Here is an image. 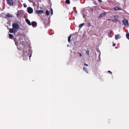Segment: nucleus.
I'll return each instance as SVG.
<instances>
[{
	"instance_id": "obj_37",
	"label": "nucleus",
	"mask_w": 129,
	"mask_h": 129,
	"mask_svg": "<svg viewBox=\"0 0 129 129\" xmlns=\"http://www.w3.org/2000/svg\"><path fill=\"white\" fill-rule=\"evenodd\" d=\"M92 10V11H93V9H92V10Z\"/></svg>"
},
{
	"instance_id": "obj_14",
	"label": "nucleus",
	"mask_w": 129,
	"mask_h": 129,
	"mask_svg": "<svg viewBox=\"0 0 129 129\" xmlns=\"http://www.w3.org/2000/svg\"><path fill=\"white\" fill-rule=\"evenodd\" d=\"M37 24V23L36 22L33 21L32 22V25L33 26H35Z\"/></svg>"
},
{
	"instance_id": "obj_4",
	"label": "nucleus",
	"mask_w": 129,
	"mask_h": 129,
	"mask_svg": "<svg viewBox=\"0 0 129 129\" xmlns=\"http://www.w3.org/2000/svg\"><path fill=\"white\" fill-rule=\"evenodd\" d=\"M123 24L126 28L128 27L129 26V24L128 21L125 19H124L122 21Z\"/></svg>"
},
{
	"instance_id": "obj_18",
	"label": "nucleus",
	"mask_w": 129,
	"mask_h": 129,
	"mask_svg": "<svg viewBox=\"0 0 129 129\" xmlns=\"http://www.w3.org/2000/svg\"><path fill=\"white\" fill-rule=\"evenodd\" d=\"M65 3L66 4H70V1L69 0H66L65 1Z\"/></svg>"
},
{
	"instance_id": "obj_30",
	"label": "nucleus",
	"mask_w": 129,
	"mask_h": 129,
	"mask_svg": "<svg viewBox=\"0 0 129 129\" xmlns=\"http://www.w3.org/2000/svg\"><path fill=\"white\" fill-rule=\"evenodd\" d=\"M108 72L109 73H110L111 74H112V72H111V71H108Z\"/></svg>"
},
{
	"instance_id": "obj_22",
	"label": "nucleus",
	"mask_w": 129,
	"mask_h": 129,
	"mask_svg": "<svg viewBox=\"0 0 129 129\" xmlns=\"http://www.w3.org/2000/svg\"><path fill=\"white\" fill-rule=\"evenodd\" d=\"M83 70L87 73H88V71H87L86 68L84 67H83Z\"/></svg>"
},
{
	"instance_id": "obj_28",
	"label": "nucleus",
	"mask_w": 129,
	"mask_h": 129,
	"mask_svg": "<svg viewBox=\"0 0 129 129\" xmlns=\"http://www.w3.org/2000/svg\"><path fill=\"white\" fill-rule=\"evenodd\" d=\"M51 14L52 15L53 14V11L52 9H51Z\"/></svg>"
},
{
	"instance_id": "obj_5",
	"label": "nucleus",
	"mask_w": 129,
	"mask_h": 129,
	"mask_svg": "<svg viewBox=\"0 0 129 129\" xmlns=\"http://www.w3.org/2000/svg\"><path fill=\"white\" fill-rule=\"evenodd\" d=\"M27 10L29 14H31L33 12V9L30 7L27 8Z\"/></svg>"
},
{
	"instance_id": "obj_11",
	"label": "nucleus",
	"mask_w": 129,
	"mask_h": 129,
	"mask_svg": "<svg viewBox=\"0 0 129 129\" xmlns=\"http://www.w3.org/2000/svg\"><path fill=\"white\" fill-rule=\"evenodd\" d=\"M120 37L119 35H115V38L116 40H118L119 38H120Z\"/></svg>"
},
{
	"instance_id": "obj_21",
	"label": "nucleus",
	"mask_w": 129,
	"mask_h": 129,
	"mask_svg": "<svg viewBox=\"0 0 129 129\" xmlns=\"http://www.w3.org/2000/svg\"><path fill=\"white\" fill-rule=\"evenodd\" d=\"M49 11L47 10L46 12V14L47 16H48L49 15Z\"/></svg>"
},
{
	"instance_id": "obj_1",
	"label": "nucleus",
	"mask_w": 129,
	"mask_h": 129,
	"mask_svg": "<svg viewBox=\"0 0 129 129\" xmlns=\"http://www.w3.org/2000/svg\"><path fill=\"white\" fill-rule=\"evenodd\" d=\"M23 60H26L28 57L30 58L31 56V54L30 55V53H28L26 51H25L24 49H23Z\"/></svg>"
},
{
	"instance_id": "obj_19",
	"label": "nucleus",
	"mask_w": 129,
	"mask_h": 129,
	"mask_svg": "<svg viewBox=\"0 0 129 129\" xmlns=\"http://www.w3.org/2000/svg\"><path fill=\"white\" fill-rule=\"evenodd\" d=\"M9 38L10 39H12L13 37V36L12 34H9Z\"/></svg>"
},
{
	"instance_id": "obj_35",
	"label": "nucleus",
	"mask_w": 129,
	"mask_h": 129,
	"mask_svg": "<svg viewBox=\"0 0 129 129\" xmlns=\"http://www.w3.org/2000/svg\"><path fill=\"white\" fill-rule=\"evenodd\" d=\"M116 17H117V16H114V17L115 18H117Z\"/></svg>"
},
{
	"instance_id": "obj_34",
	"label": "nucleus",
	"mask_w": 129,
	"mask_h": 129,
	"mask_svg": "<svg viewBox=\"0 0 129 129\" xmlns=\"http://www.w3.org/2000/svg\"><path fill=\"white\" fill-rule=\"evenodd\" d=\"M93 4H94V5H97L96 3L95 2H93Z\"/></svg>"
},
{
	"instance_id": "obj_8",
	"label": "nucleus",
	"mask_w": 129,
	"mask_h": 129,
	"mask_svg": "<svg viewBox=\"0 0 129 129\" xmlns=\"http://www.w3.org/2000/svg\"><path fill=\"white\" fill-rule=\"evenodd\" d=\"M106 13V12H104L103 13L100 14L99 17V18H102L103 17H105V16Z\"/></svg>"
},
{
	"instance_id": "obj_20",
	"label": "nucleus",
	"mask_w": 129,
	"mask_h": 129,
	"mask_svg": "<svg viewBox=\"0 0 129 129\" xmlns=\"http://www.w3.org/2000/svg\"><path fill=\"white\" fill-rule=\"evenodd\" d=\"M14 41L15 42V45L17 46H18V45L19 44V43L18 42H17L15 40V39H14Z\"/></svg>"
},
{
	"instance_id": "obj_2",
	"label": "nucleus",
	"mask_w": 129,
	"mask_h": 129,
	"mask_svg": "<svg viewBox=\"0 0 129 129\" xmlns=\"http://www.w3.org/2000/svg\"><path fill=\"white\" fill-rule=\"evenodd\" d=\"M16 16L17 17H21L24 16V12L23 10L18 11L17 13Z\"/></svg>"
},
{
	"instance_id": "obj_15",
	"label": "nucleus",
	"mask_w": 129,
	"mask_h": 129,
	"mask_svg": "<svg viewBox=\"0 0 129 129\" xmlns=\"http://www.w3.org/2000/svg\"><path fill=\"white\" fill-rule=\"evenodd\" d=\"M113 33V31H110L109 32L108 34V36L109 37H112V36H111V34Z\"/></svg>"
},
{
	"instance_id": "obj_24",
	"label": "nucleus",
	"mask_w": 129,
	"mask_h": 129,
	"mask_svg": "<svg viewBox=\"0 0 129 129\" xmlns=\"http://www.w3.org/2000/svg\"><path fill=\"white\" fill-rule=\"evenodd\" d=\"M71 36L70 35L68 37V41L69 42H70L71 41Z\"/></svg>"
},
{
	"instance_id": "obj_16",
	"label": "nucleus",
	"mask_w": 129,
	"mask_h": 129,
	"mask_svg": "<svg viewBox=\"0 0 129 129\" xmlns=\"http://www.w3.org/2000/svg\"><path fill=\"white\" fill-rule=\"evenodd\" d=\"M84 24V23H83L81 24L79 26V28H82V26H83Z\"/></svg>"
},
{
	"instance_id": "obj_26",
	"label": "nucleus",
	"mask_w": 129,
	"mask_h": 129,
	"mask_svg": "<svg viewBox=\"0 0 129 129\" xmlns=\"http://www.w3.org/2000/svg\"><path fill=\"white\" fill-rule=\"evenodd\" d=\"M77 53L79 54L78 55L80 57H81L82 56V54L81 53L78 52H77Z\"/></svg>"
},
{
	"instance_id": "obj_3",
	"label": "nucleus",
	"mask_w": 129,
	"mask_h": 129,
	"mask_svg": "<svg viewBox=\"0 0 129 129\" xmlns=\"http://www.w3.org/2000/svg\"><path fill=\"white\" fill-rule=\"evenodd\" d=\"M12 26L13 29L15 30H17L19 28V25L16 23H13L12 24Z\"/></svg>"
},
{
	"instance_id": "obj_13",
	"label": "nucleus",
	"mask_w": 129,
	"mask_h": 129,
	"mask_svg": "<svg viewBox=\"0 0 129 129\" xmlns=\"http://www.w3.org/2000/svg\"><path fill=\"white\" fill-rule=\"evenodd\" d=\"M114 9L115 10H121V9L119 7H115L114 8Z\"/></svg>"
},
{
	"instance_id": "obj_36",
	"label": "nucleus",
	"mask_w": 129,
	"mask_h": 129,
	"mask_svg": "<svg viewBox=\"0 0 129 129\" xmlns=\"http://www.w3.org/2000/svg\"><path fill=\"white\" fill-rule=\"evenodd\" d=\"M92 10V11H93V9H92V10Z\"/></svg>"
},
{
	"instance_id": "obj_6",
	"label": "nucleus",
	"mask_w": 129,
	"mask_h": 129,
	"mask_svg": "<svg viewBox=\"0 0 129 129\" xmlns=\"http://www.w3.org/2000/svg\"><path fill=\"white\" fill-rule=\"evenodd\" d=\"M7 3L9 5L11 6L13 5L14 2L12 0H6Z\"/></svg>"
},
{
	"instance_id": "obj_32",
	"label": "nucleus",
	"mask_w": 129,
	"mask_h": 129,
	"mask_svg": "<svg viewBox=\"0 0 129 129\" xmlns=\"http://www.w3.org/2000/svg\"><path fill=\"white\" fill-rule=\"evenodd\" d=\"M116 46V44L115 43H114L113 44V46Z\"/></svg>"
},
{
	"instance_id": "obj_17",
	"label": "nucleus",
	"mask_w": 129,
	"mask_h": 129,
	"mask_svg": "<svg viewBox=\"0 0 129 129\" xmlns=\"http://www.w3.org/2000/svg\"><path fill=\"white\" fill-rule=\"evenodd\" d=\"M111 20L114 22H117L118 21L117 19H114Z\"/></svg>"
},
{
	"instance_id": "obj_25",
	"label": "nucleus",
	"mask_w": 129,
	"mask_h": 129,
	"mask_svg": "<svg viewBox=\"0 0 129 129\" xmlns=\"http://www.w3.org/2000/svg\"><path fill=\"white\" fill-rule=\"evenodd\" d=\"M86 54H87V55H89V51L88 50H87L86 51Z\"/></svg>"
},
{
	"instance_id": "obj_9",
	"label": "nucleus",
	"mask_w": 129,
	"mask_h": 129,
	"mask_svg": "<svg viewBox=\"0 0 129 129\" xmlns=\"http://www.w3.org/2000/svg\"><path fill=\"white\" fill-rule=\"evenodd\" d=\"M36 13L38 15L39 14H41L43 13V11L42 10H40L36 11Z\"/></svg>"
},
{
	"instance_id": "obj_27",
	"label": "nucleus",
	"mask_w": 129,
	"mask_h": 129,
	"mask_svg": "<svg viewBox=\"0 0 129 129\" xmlns=\"http://www.w3.org/2000/svg\"><path fill=\"white\" fill-rule=\"evenodd\" d=\"M90 23H88V26L87 27H90Z\"/></svg>"
},
{
	"instance_id": "obj_10",
	"label": "nucleus",
	"mask_w": 129,
	"mask_h": 129,
	"mask_svg": "<svg viewBox=\"0 0 129 129\" xmlns=\"http://www.w3.org/2000/svg\"><path fill=\"white\" fill-rule=\"evenodd\" d=\"M25 21L26 23L29 25H31V23L29 20L27 18L25 19Z\"/></svg>"
},
{
	"instance_id": "obj_7",
	"label": "nucleus",
	"mask_w": 129,
	"mask_h": 129,
	"mask_svg": "<svg viewBox=\"0 0 129 129\" xmlns=\"http://www.w3.org/2000/svg\"><path fill=\"white\" fill-rule=\"evenodd\" d=\"M9 30V32L10 33H13L14 34H15L17 31V30H15L14 29H13V28H12L10 29Z\"/></svg>"
},
{
	"instance_id": "obj_29",
	"label": "nucleus",
	"mask_w": 129,
	"mask_h": 129,
	"mask_svg": "<svg viewBox=\"0 0 129 129\" xmlns=\"http://www.w3.org/2000/svg\"><path fill=\"white\" fill-rule=\"evenodd\" d=\"M98 2L100 3H101L102 2V0H97Z\"/></svg>"
},
{
	"instance_id": "obj_31",
	"label": "nucleus",
	"mask_w": 129,
	"mask_h": 129,
	"mask_svg": "<svg viewBox=\"0 0 129 129\" xmlns=\"http://www.w3.org/2000/svg\"><path fill=\"white\" fill-rule=\"evenodd\" d=\"M84 66H88V64H86L85 63H84Z\"/></svg>"
},
{
	"instance_id": "obj_23",
	"label": "nucleus",
	"mask_w": 129,
	"mask_h": 129,
	"mask_svg": "<svg viewBox=\"0 0 129 129\" xmlns=\"http://www.w3.org/2000/svg\"><path fill=\"white\" fill-rule=\"evenodd\" d=\"M126 36L127 38L129 39V33L126 34Z\"/></svg>"
},
{
	"instance_id": "obj_33",
	"label": "nucleus",
	"mask_w": 129,
	"mask_h": 129,
	"mask_svg": "<svg viewBox=\"0 0 129 129\" xmlns=\"http://www.w3.org/2000/svg\"><path fill=\"white\" fill-rule=\"evenodd\" d=\"M24 7H27V5H24Z\"/></svg>"
},
{
	"instance_id": "obj_12",
	"label": "nucleus",
	"mask_w": 129,
	"mask_h": 129,
	"mask_svg": "<svg viewBox=\"0 0 129 129\" xmlns=\"http://www.w3.org/2000/svg\"><path fill=\"white\" fill-rule=\"evenodd\" d=\"M6 16L7 17L9 18L12 17H13V15L9 13H8L7 14Z\"/></svg>"
}]
</instances>
